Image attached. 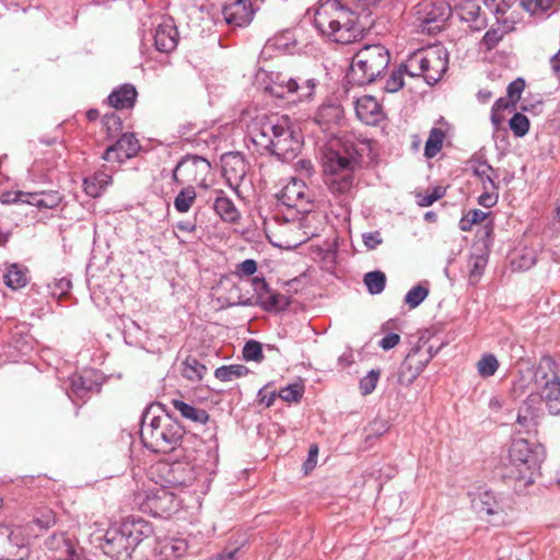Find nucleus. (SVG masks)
Returning <instances> with one entry per match:
<instances>
[{
    "label": "nucleus",
    "mask_w": 560,
    "mask_h": 560,
    "mask_svg": "<svg viewBox=\"0 0 560 560\" xmlns=\"http://www.w3.org/2000/svg\"><path fill=\"white\" fill-rule=\"evenodd\" d=\"M238 551L237 548L229 551H223L220 555H217L212 560H235L236 552Z\"/></svg>",
    "instance_id": "nucleus-64"
},
{
    "label": "nucleus",
    "mask_w": 560,
    "mask_h": 560,
    "mask_svg": "<svg viewBox=\"0 0 560 560\" xmlns=\"http://www.w3.org/2000/svg\"><path fill=\"white\" fill-rule=\"evenodd\" d=\"M137 91L131 84H124L114 90L109 96V104L117 109L130 108L135 105Z\"/></svg>",
    "instance_id": "nucleus-25"
},
{
    "label": "nucleus",
    "mask_w": 560,
    "mask_h": 560,
    "mask_svg": "<svg viewBox=\"0 0 560 560\" xmlns=\"http://www.w3.org/2000/svg\"><path fill=\"white\" fill-rule=\"evenodd\" d=\"M509 460L515 468L510 476L532 483L535 471L544 460V448L525 439L514 440L509 448Z\"/></svg>",
    "instance_id": "nucleus-8"
},
{
    "label": "nucleus",
    "mask_w": 560,
    "mask_h": 560,
    "mask_svg": "<svg viewBox=\"0 0 560 560\" xmlns=\"http://www.w3.org/2000/svg\"><path fill=\"white\" fill-rule=\"evenodd\" d=\"M257 270V262L254 259H246L237 266V271L244 276H252Z\"/></svg>",
    "instance_id": "nucleus-58"
},
{
    "label": "nucleus",
    "mask_w": 560,
    "mask_h": 560,
    "mask_svg": "<svg viewBox=\"0 0 560 560\" xmlns=\"http://www.w3.org/2000/svg\"><path fill=\"white\" fill-rule=\"evenodd\" d=\"M103 124L106 127L108 133L118 132L122 125L120 118L115 113L105 115L103 118Z\"/></svg>",
    "instance_id": "nucleus-54"
},
{
    "label": "nucleus",
    "mask_w": 560,
    "mask_h": 560,
    "mask_svg": "<svg viewBox=\"0 0 560 560\" xmlns=\"http://www.w3.org/2000/svg\"><path fill=\"white\" fill-rule=\"evenodd\" d=\"M30 205L35 206L39 209H52L57 207L61 200L60 196L56 191L49 192H30Z\"/></svg>",
    "instance_id": "nucleus-31"
},
{
    "label": "nucleus",
    "mask_w": 560,
    "mask_h": 560,
    "mask_svg": "<svg viewBox=\"0 0 560 560\" xmlns=\"http://www.w3.org/2000/svg\"><path fill=\"white\" fill-rule=\"evenodd\" d=\"M4 282L11 289H20L26 284L27 279L21 268L12 265L4 275Z\"/></svg>",
    "instance_id": "nucleus-40"
},
{
    "label": "nucleus",
    "mask_w": 560,
    "mask_h": 560,
    "mask_svg": "<svg viewBox=\"0 0 560 560\" xmlns=\"http://www.w3.org/2000/svg\"><path fill=\"white\" fill-rule=\"evenodd\" d=\"M499 365L495 355L488 353L483 354L477 362V371L481 377H490L498 371Z\"/></svg>",
    "instance_id": "nucleus-39"
},
{
    "label": "nucleus",
    "mask_w": 560,
    "mask_h": 560,
    "mask_svg": "<svg viewBox=\"0 0 560 560\" xmlns=\"http://www.w3.org/2000/svg\"><path fill=\"white\" fill-rule=\"evenodd\" d=\"M380 1L322 0L315 12L314 24L323 35L336 43H354L372 25L371 8Z\"/></svg>",
    "instance_id": "nucleus-1"
},
{
    "label": "nucleus",
    "mask_w": 560,
    "mask_h": 560,
    "mask_svg": "<svg viewBox=\"0 0 560 560\" xmlns=\"http://www.w3.org/2000/svg\"><path fill=\"white\" fill-rule=\"evenodd\" d=\"M152 533L151 525L141 518H129L118 527H112L103 536L101 548L114 560H125L135 548Z\"/></svg>",
    "instance_id": "nucleus-5"
},
{
    "label": "nucleus",
    "mask_w": 560,
    "mask_h": 560,
    "mask_svg": "<svg viewBox=\"0 0 560 560\" xmlns=\"http://www.w3.org/2000/svg\"><path fill=\"white\" fill-rule=\"evenodd\" d=\"M363 243L369 249L376 248L377 245L382 244L383 240L378 231L364 233L362 235Z\"/></svg>",
    "instance_id": "nucleus-56"
},
{
    "label": "nucleus",
    "mask_w": 560,
    "mask_h": 560,
    "mask_svg": "<svg viewBox=\"0 0 560 560\" xmlns=\"http://www.w3.org/2000/svg\"><path fill=\"white\" fill-rule=\"evenodd\" d=\"M139 149L138 139L132 133H124L115 144L106 149L103 159L108 162L121 163L135 156Z\"/></svg>",
    "instance_id": "nucleus-18"
},
{
    "label": "nucleus",
    "mask_w": 560,
    "mask_h": 560,
    "mask_svg": "<svg viewBox=\"0 0 560 560\" xmlns=\"http://www.w3.org/2000/svg\"><path fill=\"white\" fill-rule=\"evenodd\" d=\"M525 89V81L522 78H517L516 80L512 81L508 85V97L511 101V105L515 107L516 103L520 101L521 95Z\"/></svg>",
    "instance_id": "nucleus-49"
},
{
    "label": "nucleus",
    "mask_w": 560,
    "mask_h": 560,
    "mask_svg": "<svg viewBox=\"0 0 560 560\" xmlns=\"http://www.w3.org/2000/svg\"><path fill=\"white\" fill-rule=\"evenodd\" d=\"M390 62L388 49L381 44L364 45L352 58L347 73L349 83L365 85L384 74Z\"/></svg>",
    "instance_id": "nucleus-6"
},
{
    "label": "nucleus",
    "mask_w": 560,
    "mask_h": 560,
    "mask_svg": "<svg viewBox=\"0 0 560 560\" xmlns=\"http://www.w3.org/2000/svg\"><path fill=\"white\" fill-rule=\"evenodd\" d=\"M222 14L228 24L234 26L248 25L254 16V9L250 0H233L223 7Z\"/></svg>",
    "instance_id": "nucleus-19"
},
{
    "label": "nucleus",
    "mask_w": 560,
    "mask_h": 560,
    "mask_svg": "<svg viewBox=\"0 0 560 560\" xmlns=\"http://www.w3.org/2000/svg\"><path fill=\"white\" fill-rule=\"evenodd\" d=\"M472 172L480 179L483 189L492 191L499 189V184L495 180L499 177L498 171L490 164L487 162H477L472 167Z\"/></svg>",
    "instance_id": "nucleus-26"
},
{
    "label": "nucleus",
    "mask_w": 560,
    "mask_h": 560,
    "mask_svg": "<svg viewBox=\"0 0 560 560\" xmlns=\"http://www.w3.org/2000/svg\"><path fill=\"white\" fill-rule=\"evenodd\" d=\"M55 514L52 511H47L40 517L36 520V524L42 528H49L55 524Z\"/></svg>",
    "instance_id": "nucleus-60"
},
{
    "label": "nucleus",
    "mask_w": 560,
    "mask_h": 560,
    "mask_svg": "<svg viewBox=\"0 0 560 560\" xmlns=\"http://www.w3.org/2000/svg\"><path fill=\"white\" fill-rule=\"evenodd\" d=\"M182 375L190 382H200L208 372L207 366L196 357L189 355L183 362Z\"/></svg>",
    "instance_id": "nucleus-29"
},
{
    "label": "nucleus",
    "mask_w": 560,
    "mask_h": 560,
    "mask_svg": "<svg viewBox=\"0 0 560 560\" xmlns=\"http://www.w3.org/2000/svg\"><path fill=\"white\" fill-rule=\"evenodd\" d=\"M550 65L553 74L560 78V49L550 58Z\"/></svg>",
    "instance_id": "nucleus-62"
},
{
    "label": "nucleus",
    "mask_w": 560,
    "mask_h": 560,
    "mask_svg": "<svg viewBox=\"0 0 560 560\" xmlns=\"http://www.w3.org/2000/svg\"><path fill=\"white\" fill-rule=\"evenodd\" d=\"M318 455V447L317 445L313 444L310 446L308 450V457L303 464L304 470L307 474L310 470H312L316 465V458Z\"/></svg>",
    "instance_id": "nucleus-59"
},
{
    "label": "nucleus",
    "mask_w": 560,
    "mask_h": 560,
    "mask_svg": "<svg viewBox=\"0 0 560 560\" xmlns=\"http://www.w3.org/2000/svg\"><path fill=\"white\" fill-rule=\"evenodd\" d=\"M278 200L285 207L295 209L299 213L310 214L312 197L305 183L291 178L278 194Z\"/></svg>",
    "instance_id": "nucleus-14"
},
{
    "label": "nucleus",
    "mask_w": 560,
    "mask_h": 560,
    "mask_svg": "<svg viewBox=\"0 0 560 560\" xmlns=\"http://www.w3.org/2000/svg\"><path fill=\"white\" fill-rule=\"evenodd\" d=\"M477 242L474 245L475 250L485 249L489 250L493 236V224L488 222L477 232Z\"/></svg>",
    "instance_id": "nucleus-42"
},
{
    "label": "nucleus",
    "mask_w": 560,
    "mask_h": 560,
    "mask_svg": "<svg viewBox=\"0 0 560 560\" xmlns=\"http://www.w3.org/2000/svg\"><path fill=\"white\" fill-rule=\"evenodd\" d=\"M504 32L501 27H491L483 35V44L488 50L493 49L503 38Z\"/></svg>",
    "instance_id": "nucleus-50"
},
{
    "label": "nucleus",
    "mask_w": 560,
    "mask_h": 560,
    "mask_svg": "<svg viewBox=\"0 0 560 560\" xmlns=\"http://www.w3.org/2000/svg\"><path fill=\"white\" fill-rule=\"evenodd\" d=\"M355 114L366 125L375 126L385 117L378 101L372 95H363L355 102Z\"/></svg>",
    "instance_id": "nucleus-20"
},
{
    "label": "nucleus",
    "mask_w": 560,
    "mask_h": 560,
    "mask_svg": "<svg viewBox=\"0 0 560 560\" xmlns=\"http://www.w3.org/2000/svg\"><path fill=\"white\" fill-rule=\"evenodd\" d=\"M26 555V539L22 528L0 525V560H22Z\"/></svg>",
    "instance_id": "nucleus-13"
},
{
    "label": "nucleus",
    "mask_w": 560,
    "mask_h": 560,
    "mask_svg": "<svg viewBox=\"0 0 560 560\" xmlns=\"http://www.w3.org/2000/svg\"><path fill=\"white\" fill-rule=\"evenodd\" d=\"M537 410L528 400L524 401L517 412L516 422L526 432L536 425Z\"/></svg>",
    "instance_id": "nucleus-32"
},
{
    "label": "nucleus",
    "mask_w": 560,
    "mask_h": 560,
    "mask_svg": "<svg viewBox=\"0 0 560 560\" xmlns=\"http://www.w3.org/2000/svg\"><path fill=\"white\" fill-rule=\"evenodd\" d=\"M196 200V190L192 186L182 189L174 200L175 209L180 213H186L190 210Z\"/></svg>",
    "instance_id": "nucleus-37"
},
{
    "label": "nucleus",
    "mask_w": 560,
    "mask_h": 560,
    "mask_svg": "<svg viewBox=\"0 0 560 560\" xmlns=\"http://www.w3.org/2000/svg\"><path fill=\"white\" fill-rule=\"evenodd\" d=\"M415 357L412 354H408L399 369V381L401 383H411L423 370L424 363L417 362L415 366V372L409 373L408 370L412 368Z\"/></svg>",
    "instance_id": "nucleus-38"
},
{
    "label": "nucleus",
    "mask_w": 560,
    "mask_h": 560,
    "mask_svg": "<svg viewBox=\"0 0 560 560\" xmlns=\"http://www.w3.org/2000/svg\"><path fill=\"white\" fill-rule=\"evenodd\" d=\"M222 172L229 186L237 190L248 172V163L240 152H229L222 155Z\"/></svg>",
    "instance_id": "nucleus-16"
},
{
    "label": "nucleus",
    "mask_w": 560,
    "mask_h": 560,
    "mask_svg": "<svg viewBox=\"0 0 560 560\" xmlns=\"http://www.w3.org/2000/svg\"><path fill=\"white\" fill-rule=\"evenodd\" d=\"M187 550V542L180 538H171L162 542L161 553L166 560L177 559Z\"/></svg>",
    "instance_id": "nucleus-34"
},
{
    "label": "nucleus",
    "mask_w": 560,
    "mask_h": 560,
    "mask_svg": "<svg viewBox=\"0 0 560 560\" xmlns=\"http://www.w3.org/2000/svg\"><path fill=\"white\" fill-rule=\"evenodd\" d=\"M210 162L199 155H186L176 165L173 171L175 182H195L203 183L210 174Z\"/></svg>",
    "instance_id": "nucleus-15"
},
{
    "label": "nucleus",
    "mask_w": 560,
    "mask_h": 560,
    "mask_svg": "<svg viewBox=\"0 0 560 560\" xmlns=\"http://www.w3.org/2000/svg\"><path fill=\"white\" fill-rule=\"evenodd\" d=\"M254 144L283 162L293 160L302 148V138L288 116L258 117L250 128Z\"/></svg>",
    "instance_id": "nucleus-2"
},
{
    "label": "nucleus",
    "mask_w": 560,
    "mask_h": 560,
    "mask_svg": "<svg viewBox=\"0 0 560 560\" xmlns=\"http://www.w3.org/2000/svg\"><path fill=\"white\" fill-rule=\"evenodd\" d=\"M177 28L172 23L160 24L155 28L154 45L161 52H171L177 46Z\"/></svg>",
    "instance_id": "nucleus-23"
},
{
    "label": "nucleus",
    "mask_w": 560,
    "mask_h": 560,
    "mask_svg": "<svg viewBox=\"0 0 560 560\" xmlns=\"http://www.w3.org/2000/svg\"><path fill=\"white\" fill-rule=\"evenodd\" d=\"M158 471L163 479V487L165 488H188L197 479L196 466L186 460L161 463L158 466Z\"/></svg>",
    "instance_id": "nucleus-11"
},
{
    "label": "nucleus",
    "mask_w": 560,
    "mask_h": 560,
    "mask_svg": "<svg viewBox=\"0 0 560 560\" xmlns=\"http://www.w3.org/2000/svg\"><path fill=\"white\" fill-rule=\"evenodd\" d=\"M417 14L420 26L428 33L441 31L447 18L446 8L443 4L435 5L431 1L421 3Z\"/></svg>",
    "instance_id": "nucleus-17"
},
{
    "label": "nucleus",
    "mask_w": 560,
    "mask_h": 560,
    "mask_svg": "<svg viewBox=\"0 0 560 560\" xmlns=\"http://www.w3.org/2000/svg\"><path fill=\"white\" fill-rule=\"evenodd\" d=\"M343 110L337 104L322 105L314 117V122L318 125L323 131H329L334 126H337L342 119Z\"/></svg>",
    "instance_id": "nucleus-22"
},
{
    "label": "nucleus",
    "mask_w": 560,
    "mask_h": 560,
    "mask_svg": "<svg viewBox=\"0 0 560 560\" xmlns=\"http://www.w3.org/2000/svg\"><path fill=\"white\" fill-rule=\"evenodd\" d=\"M488 253L489 250L479 249L476 250V253H472L468 260V268H469V283L476 284L481 276L483 275V271L486 269V266L488 264Z\"/></svg>",
    "instance_id": "nucleus-27"
},
{
    "label": "nucleus",
    "mask_w": 560,
    "mask_h": 560,
    "mask_svg": "<svg viewBox=\"0 0 560 560\" xmlns=\"http://www.w3.org/2000/svg\"><path fill=\"white\" fill-rule=\"evenodd\" d=\"M428 294V288L422 284H417L407 292L405 303L408 304L410 308H416L427 299Z\"/></svg>",
    "instance_id": "nucleus-41"
},
{
    "label": "nucleus",
    "mask_w": 560,
    "mask_h": 560,
    "mask_svg": "<svg viewBox=\"0 0 560 560\" xmlns=\"http://www.w3.org/2000/svg\"><path fill=\"white\" fill-rule=\"evenodd\" d=\"M467 214L470 218V222H474L475 224L485 221L488 215L486 212L479 209L469 210Z\"/></svg>",
    "instance_id": "nucleus-61"
},
{
    "label": "nucleus",
    "mask_w": 560,
    "mask_h": 560,
    "mask_svg": "<svg viewBox=\"0 0 560 560\" xmlns=\"http://www.w3.org/2000/svg\"><path fill=\"white\" fill-rule=\"evenodd\" d=\"M363 282L370 294H380L385 289L386 276L383 271L380 270L370 271L364 275Z\"/></svg>",
    "instance_id": "nucleus-36"
},
{
    "label": "nucleus",
    "mask_w": 560,
    "mask_h": 560,
    "mask_svg": "<svg viewBox=\"0 0 560 560\" xmlns=\"http://www.w3.org/2000/svg\"><path fill=\"white\" fill-rule=\"evenodd\" d=\"M381 372L378 370H371L365 376L360 380V392L363 396L370 395L375 389Z\"/></svg>",
    "instance_id": "nucleus-45"
},
{
    "label": "nucleus",
    "mask_w": 560,
    "mask_h": 560,
    "mask_svg": "<svg viewBox=\"0 0 560 560\" xmlns=\"http://www.w3.org/2000/svg\"><path fill=\"white\" fill-rule=\"evenodd\" d=\"M510 106H512L511 101H506L505 98L500 97L494 102L491 110L492 112H502V110L509 108Z\"/></svg>",
    "instance_id": "nucleus-63"
},
{
    "label": "nucleus",
    "mask_w": 560,
    "mask_h": 560,
    "mask_svg": "<svg viewBox=\"0 0 560 560\" xmlns=\"http://www.w3.org/2000/svg\"><path fill=\"white\" fill-rule=\"evenodd\" d=\"M366 142L354 143L346 140L340 150H330L325 155L324 172L326 185L335 195H347L353 187V171L360 166Z\"/></svg>",
    "instance_id": "nucleus-4"
},
{
    "label": "nucleus",
    "mask_w": 560,
    "mask_h": 560,
    "mask_svg": "<svg viewBox=\"0 0 560 560\" xmlns=\"http://www.w3.org/2000/svg\"><path fill=\"white\" fill-rule=\"evenodd\" d=\"M71 288H72V283L68 278L56 279V280H54L52 284L50 285L51 294L54 296H58V298H61V296H65L66 294H68L69 291L71 290Z\"/></svg>",
    "instance_id": "nucleus-52"
},
{
    "label": "nucleus",
    "mask_w": 560,
    "mask_h": 560,
    "mask_svg": "<svg viewBox=\"0 0 560 560\" xmlns=\"http://www.w3.org/2000/svg\"><path fill=\"white\" fill-rule=\"evenodd\" d=\"M445 133L442 129L432 128L425 141L424 155L428 159L434 158L442 149Z\"/></svg>",
    "instance_id": "nucleus-35"
},
{
    "label": "nucleus",
    "mask_w": 560,
    "mask_h": 560,
    "mask_svg": "<svg viewBox=\"0 0 560 560\" xmlns=\"http://www.w3.org/2000/svg\"><path fill=\"white\" fill-rule=\"evenodd\" d=\"M443 195H444V189L441 187H435L432 190V192H430V194H425V195L418 194L417 195V203L420 207H429V206L433 205L436 200L442 198Z\"/></svg>",
    "instance_id": "nucleus-51"
},
{
    "label": "nucleus",
    "mask_w": 560,
    "mask_h": 560,
    "mask_svg": "<svg viewBox=\"0 0 560 560\" xmlns=\"http://www.w3.org/2000/svg\"><path fill=\"white\" fill-rule=\"evenodd\" d=\"M404 63H401L398 70L394 71L387 79L385 90L390 93L399 91L404 86V75L408 74L406 70H402Z\"/></svg>",
    "instance_id": "nucleus-46"
},
{
    "label": "nucleus",
    "mask_w": 560,
    "mask_h": 560,
    "mask_svg": "<svg viewBox=\"0 0 560 560\" xmlns=\"http://www.w3.org/2000/svg\"><path fill=\"white\" fill-rule=\"evenodd\" d=\"M557 363L549 357H542L537 368L536 384L541 388V398L550 413L560 415V376L557 373Z\"/></svg>",
    "instance_id": "nucleus-10"
},
{
    "label": "nucleus",
    "mask_w": 560,
    "mask_h": 560,
    "mask_svg": "<svg viewBox=\"0 0 560 560\" xmlns=\"http://www.w3.org/2000/svg\"><path fill=\"white\" fill-rule=\"evenodd\" d=\"M110 183L112 176L109 174L96 172L93 176L84 179V191L95 198L98 197Z\"/></svg>",
    "instance_id": "nucleus-30"
},
{
    "label": "nucleus",
    "mask_w": 560,
    "mask_h": 560,
    "mask_svg": "<svg viewBox=\"0 0 560 560\" xmlns=\"http://www.w3.org/2000/svg\"><path fill=\"white\" fill-rule=\"evenodd\" d=\"M509 125L513 135L518 138L524 137L529 130V120L521 113H515L510 119Z\"/></svg>",
    "instance_id": "nucleus-43"
},
{
    "label": "nucleus",
    "mask_w": 560,
    "mask_h": 560,
    "mask_svg": "<svg viewBox=\"0 0 560 560\" xmlns=\"http://www.w3.org/2000/svg\"><path fill=\"white\" fill-rule=\"evenodd\" d=\"M249 369L243 364L222 365L214 371V376L221 382H231L235 378L246 376Z\"/></svg>",
    "instance_id": "nucleus-33"
},
{
    "label": "nucleus",
    "mask_w": 560,
    "mask_h": 560,
    "mask_svg": "<svg viewBox=\"0 0 560 560\" xmlns=\"http://www.w3.org/2000/svg\"><path fill=\"white\" fill-rule=\"evenodd\" d=\"M498 197V190L492 191L483 189V192L478 198V202L485 208H490L497 203Z\"/></svg>",
    "instance_id": "nucleus-55"
},
{
    "label": "nucleus",
    "mask_w": 560,
    "mask_h": 560,
    "mask_svg": "<svg viewBox=\"0 0 560 560\" xmlns=\"http://www.w3.org/2000/svg\"><path fill=\"white\" fill-rule=\"evenodd\" d=\"M184 429L159 402L151 404L141 419L140 436L144 446L152 452L167 453L180 442Z\"/></svg>",
    "instance_id": "nucleus-3"
},
{
    "label": "nucleus",
    "mask_w": 560,
    "mask_h": 560,
    "mask_svg": "<svg viewBox=\"0 0 560 560\" xmlns=\"http://www.w3.org/2000/svg\"><path fill=\"white\" fill-rule=\"evenodd\" d=\"M70 388L73 395L82 398L89 390V386L81 375L74 374L70 377Z\"/></svg>",
    "instance_id": "nucleus-53"
},
{
    "label": "nucleus",
    "mask_w": 560,
    "mask_h": 560,
    "mask_svg": "<svg viewBox=\"0 0 560 560\" xmlns=\"http://www.w3.org/2000/svg\"><path fill=\"white\" fill-rule=\"evenodd\" d=\"M243 358L246 361L261 362L264 354L260 342L248 340L243 348Z\"/></svg>",
    "instance_id": "nucleus-44"
},
{
    "label": "nucleus",
    "mask_w": 560,
    "mask_h": 560,
    "mask_svg": "<svg viewBox=\"0 0 560 560\" xmlns=\"http://www.w3.org/2000/svg\"><path fill=\"white\" fill-rule=\"evenodd\" d=\"M471 506L478 514L493 515L500 511L495 495L487 489H478L470 493Z\"/></svg>",
    "instance_id": "nucleus-24"
},
{
    "label": "nucleus",
    "mask_w": 560,
    "mask_h": 560,
    "mask_svg": "<svg viewBox=\"0 0 560 560\" xmlns=\"http://www.w3.org/2000/svg\"><path fill=\"white\" fill-rule=\"evenodd\" d=\"M447 67V50L442 46H433L409 55L402 70H406L409 77H421L429 85H433L442 79Z\"/></svg>",
    "instance_id": "nucleus-7"
},
{
    "label": "nucleus",
    "mask_w": 560,
    "mask_h": 560,
    "mask_svg": "<svg viewBox=\"0 0 560 560\" xmlns=\"http://www.w3.org/2000/svg\"><path fill=\"white\" fill-rule=\"evenodd\" d=\"M399 341H400L399 335L395 334V332H390V334L386 335L385 337H383L380 340L378 345L383 350H390L394 347H396L399 343Z\"/></svg>",
    "instance_id": "nucleus-57"
},
{
    "label": "nucleus",
    "mask_w": 560,
    "mask_h": 560,
    "mask_svg": "<svg viewBox=\"0 0 560 560\" xmlns=\"http://www.w3.org/2000/svg\"><path fill=\"white\" fill-rule=\"evenodd\" d=\"M30 192L15 190L4 191L0 195V202L3 205L27 203L30 205Z\"/></svg>",
    "instance_id": "nucleus-47"
},
{
    "label": "nucleus",
    "mask_w": 560,
    "mask_h": 560,
    "mask_svg": "<svg viewBox=\"0 0 560 560\" xmlns=\"http://www.w3.org/2000/svg\"><path fill=\"white\" fill-rule=\"evenodd\" d=\"M318 80L306 74L287 77L277 74L267 91L278 98H291L292 101H310L315 94Z\"/></svg>",
    "instance_id": "nucleus-9"
},
{
    "label": "nucleus",
    "mask_w": 560,
    "mask_h": 560,
    "mask_svg": "<svg viewBox=\"0 0 560 560\" xmlns=\"http://www.w3.org/2000/svg\"><path fill=\"white\" fill-rule=\"evenodd\" d=\"M303 395V387L299 384H291L280 389L279 397L288 402L298 401Z\"/></svg>",
    "instance_id": "nucleus-48"
},
{
    "label": "nucleus",
    "mask_w": 560,
    "mask_h": 560,
    "mask_svg": "<svg viewBox=\"0 0 560 560\" xmlns=\"http://www.w3.org/2000/svg\"><path fill=\"white\" fill-rule=\"evenodd\" d=\"M212 208L220 219L226 223L236 224L241 220L240 210L222 190L215 191Z\"/></svg>",
    "instance_id": "nucleus-21"
},
{
    "label": "nucleus",
    "mask_w": 560,
    "mask_h": 560,
    "mask_svg": "<svg viewBox=\"0 0 560 560\" xmlns=\"http://www.w3.org/2000/svg\"><path fill=\"white\" fill-rule=\"evenodd\" d=\"M253 283L257 296L238 300L234 305L253 306L258 304L268 312L283 311L290 305V298L281 293L270 292L268 283L264 279L255 278Z\"/></svg>",
    "instance_id": "nucleus-12"
},
{
    "label": "nucleus",
    "mask_w": 560,
    "mask_h": 560,
    "mask_svg": "<svg viewBox=\"0 0 560 560\" xmlns=\"http://www.w3.org/2000/svg\"><path fill=\"white\" fill-rule=\"evenodd\" d=\"M172 405L182 415L183 418L191 422L205 424L209 420V415L201 408H196L179 399H173Z\"/></svg>",
    "instance_id": "nucleus-28"
}]
</instances>
